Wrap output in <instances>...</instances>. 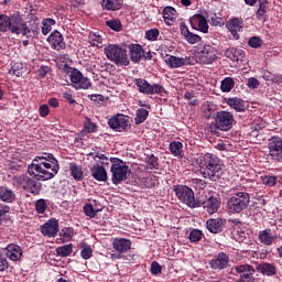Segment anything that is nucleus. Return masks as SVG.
<instances>
[{
	"label": "nucleus",
	"instance_id": "f257e3e1",
	"mask_svg": "<svg viewBox=\"0 0 282 282\" xmlns=\"http://www.w3.org/2000/svg\"><path fill=\"white\" fill-rule=\"evenodd\" d=\"M198 166L200 169V175L205 180H210L212 182H217L221 180V171L224 163L221 159L213 153H206L198 160Z\"/></svg>",
	"mask_w": 282,
	"mask_h": 282
},
{
	"label": "nucleus",
	"instance_id": "f03ea898",
	"mask_svg": "<svg viewBox=\"0 0 282 282\" xmlns=\"http://www.w3.org/2000/svg\"><path fill=\"white\" fill-rule=\"evenodd\" d=\"M46 158L36 156L28 166L29 175H34L35 180L45 182L58 174L61 166L54 161V165L45 162Z\"/></svg>",
	"mask_w": 282,
	"mask_h": 282
},
{
	"label": "nucleus",
	"instance_id": "7ed1b4c3",
	"mask_svg": "<svg viewBox=\"0 0 282 282\" xmlns=\"http://www.w3.org/2000/svg\"><path fill=\"white\" fill-rule=\"evenodd\" d=\"M110 163H111L110 173L112 174V177H111L112 184L118 186V184H122V182L129 180L131 169H129V165H127V162L118 158H111Z\"/></svg>",
	"mask_w": 282,
	"mask_h": 282
},
{
	"label": "nucleus",
	"instance_id": "20e7f679",
	"mask_svg": "<svg viewBox=\"0 0 282 282\" xmlns=\"http://www.w3.org/2000/svg\"><path fill=\"white\" fill-rule=\"evenodd\" d=\"M250 204V194L246 192H236L227 202V209L232 215H237L248 208Z\"/></svg>",
	"mask_w": 282,
	"mask_h": 282
},
{
	"label": "nucleus",
	"instance_id": "39448f33",
	"mask_svg": "<svg viewBox=\"0 0 282 282\" xmlns=\"http://www.w3.org/2000/svg\"><path fill=\"white\" fill-rule=\"evenodd\" d=\"M235 124V115L230 111L220 110L216 113L215 124L209 126L210 133H215L217 129L219 131H230Z\"/></svg>",
	"mask_w": 282,
	"mask_h": 282
},
{
	"label": "nucleus",
	"instance_id": "423d86ee",
	"mask_svg": "<svg viewBox=\"0 0 282 282\" xmlns=\"http://www.w3.org/2000/svg\"><path fill=\"white\" fill-rule=\"evenodd\" d=\"M177 199L183 204H186L189 208H199L202 200L195 199V193L186 185H174L173 188Z\"/></svg>",
	"mask_w": 282,
	"mask_h": 282
},
{
	"label": "nucleus",
	"instance_id": "0eeeda50",
	"mask_svg": "<svg viewBox=\"0 0 282 282\" xmlns=\"http://www.w3.org/2000/svg\"><path fill=\"white\" fill-rule=\"evenodd\" d=\"M104 52L108 61H111V63H115V65H129L127 50L118 46L117 44H109L104 48Z\"/></svg>",
	"mask_w": 282,
	"mask_h": 282
},
{
	"label": "nucleus",
	"instance_id": "6e6552de",
	"mask_svg": "<svg viewBox=\"0 0 282 282\" xmlns=\"http://www.w3.org/2000/svg\"><path fill=\"white\" fill-rule=\"evenodd\" d=\"M195 57L197 63H200L202 65H210L217 61V48L209 44L204 45L197 50Z\"/></svg>",
	"mask_w": 282,
	"mask_h": 282
},
{
	"label": "nucleus",
	"instance_id": "1a4fd4ad",
	"mask_svg": "<svg viewBox=\"0 0 282 282\" xmlns=\"http://www.w3.org/2000/svg\"><path fill=\"white\" fill-rule=\"evenodd\" d=\"M135 85L138 87V90L141 94H147V96H153V94H160L162 96V94H166L164 86L160 84L151 85L149 84V82H147V79H135Z\"/></svg>",
	"mask_w": 282,
	"mask_h": 282
},
{
	"label": "nucleus",
	"instance_id": "9d476101",
	"mask_svg": "<svg viewBox=\"0 0 282 282\" xmlns=\"http://www.w3.org/2000/svg\"><path fill=\"white\" fill-rule=\"evenodd\" d=\"M12 34H22L23 36H30L31 30L28 24L24 23L21 17H11V23L9 28Z\"/></svg>",
	"mask_w": 282,
	"mask_h": 282
},
{
	"label": "nucleus",
	"instance_id": "9b49d317",
	"mask_svg": "<svg viewBox=\"0 0 282 282\" xmlns=\"http://www.w3.org/2000/svg\"><path fill=\"white\" fill-rule=\"evenodd\" d=\"M269 155L275 162H281L282 160V139L281 137H272L268 142Z\"/></svg>",
	"mask_w": 282,
	"mask_h": 282
},
{
	"label": "nucleus",
	"instance_id": "f8f14e48",
	"mask_svg": "<svg viewBox=\"0 0 282 282\" xmlns=\"http://www.w3.org/2000/svg\"><path fill=\"white\" fill-rule=\"evenodd\" d=\"M108 127L115 131H126L129 127V117L124 115H117L108 120Z\"/></svg>",
	"mask_w": 282,
	"mask_h": 282
},
{
	"label": "nucleus",
	"instance_id": "ddd939ff",
	"mask_svg": "<svg viewBox=\"0 0 282 282\" xmlns=\"http://www.w3.org/2000/svg\"><path fill=\"white\" fill-rule=\"evenodd\" d=\"M70 82L73 83L75 89H89L91 87V82H89V78L84 77L83 73L79 70H73L70 73Z\"/></svg>",
	"mask_w": 282,
	"mask_h": 282
},
{
	"label": "nucleus",
	"instance_id": "4468645a",
	"mask_svg": "<svg viewBox=\"0 0 282 282\" xmlns=\"http://www.w3.org/2000/svg\"><path fill=\"white\" fill-rule=\"evenodd\" d=\"M200 206H203L208 215H215V213H219V208H221V200H219V197L210 195L208 198L200 202Z\"/></svg>",
	"mask_w": 282,
	"mask_h": 282
},
{
	"label": "nucleus",
	"instance_id": "2eb2a0df",
	"mask_svg": "<svg viewBox=\"0 0 282 282\" xmlns=\"http://www.w3.org/2000/svg\"><path fill=\"white\" fill-rule=\"evenodd\" d=\"M193 30H198L203 34H208V21L202 14H195L189 19Z\"/></svg>",
	"mask_w": 282,
	"mask_h": 282
},
{
	"label": "nucleus",
	"instance_id": "dca6fc26",
	"mask_svg": "<svg viewBox=\"0 0 282 282\" xmlns=\"http://www.w3.org/2000/svg\"><path fill=\"white\" fill-rule=\"evenodd\" d=\"M165 63L166 65H169V67L171 69H177L180 67H186L188 65H192L191 63V57H177L174 55H170L165 58Z\"/></svg>",
	"mask_w": 282,
	"mask_h": 282
},
{
	"label": "nucleus",
	"instance_id": "f3484780",
	"mask_svg": "<svg viewBox=\"0 0 282 282\" xmlns=\"http://www.w3.org/2000/svg\"><path fill=\"white\" fill-rule=\"evenodd\" d=\"M237 274L240 275V281L254 282V268L250 264H241L235 268Z\"/></svg>",
	"mask_w": 282,
	"mask_h": 282
},
{
	"label": "nucleus",
	"instance_id": "a211bd4d",
	"mask_svg": "<svg viewBox=\"0 0 282 282\" xmlns=\"http://www.w3.org/2000/svg\"><path fill=\"white\" fill-rule=\"evenodd\" d=\"M47 41L51 47H53V50H56L57 52H61V50H65L66 47L63 34H61V32L58 31H53L47 37Z\"/></svg>",
	"mask_w": 282,
	"mask_h": 282
},
{
	"label": "nucleus",
	"instance_id": "6ab92c4d",
	"mask_svg": "<svg viewBox=\"0 0 282 282\" xmlns=\"http://www.w3.org/2000/svg\"><path fill=\"white\" fill-rule=\"evenodd\" d=\"M180 30L182 36H184L185 41L189 43V45H195L197 43H202V36L191 32L188 30V26L186 25V22H181L180 23Z\"/></svg>",
	"mask_w": 282,
	"mask_h": 282
},
{
	"label": "nucleus",
	"instance_id": "aec40b11",
	"mask_svg": "<svg viewBox=\"0 0 282 282\" xmlns=\"http://www.w3.org/2000/svg\"><path fill=\"white\" fill-rule=\"evenodd\" d=\"M6 257L10 261H21L23 257V249L19 245L10 243L4 248Z\"/></svg>",
	"mask_w": 282,
	"mask_h": 282
},
{
	"label": "nucleus",
	"instance_id": "412c9836",
	"mask_svg": "<svg viewBox=\"0 0 282 282\" xmlns=\"http://www.w3.org/2000/svg\"><path fill=\"white\" fill-rule=\"evenodd\" d=\"M41 232L44 237H56L58 234V220L56 218L50 219L41 226Z\"/></svg>",
	"mask_w": 282,
	"mask_h": 282
},
{
	"label": "nucleus",
	"instance_id": "4be33fe9",
	"mask_svg": "<svg viewBox=\"0 0 282 282\" xmlns=\"http://www.w3.org/2000/svg\"><path fill=\"white\" fill-rule=\"evenodd\" d=\"M229 261L230 258L226 253L220 252L210 261V267L213 270H225V268H228Z\"/></svg>",
	"mask_w": 282,
	"mask_h": 282
},
{
	"label": "nucleus",
	"instance_id": "5701e85b",
	"mask_svg": "<svg viewBox=\"0 0 282 282\" xmlns=\"http://www.w3.org/2000/svg\"><path fill=\"white\" fill-rule=\"evenodd\" d=\"M112 248L119 254H123V252H129V250H131V240L124 238H115L112 242Z\"/></svg>",
	"mask_w": 282,
	"mask_h": 282
},
{
	"label": "nucleus",
	"instance_id": "b1692460",
	"mask_svg": "<svg viewBox=\"0 0 282 282\" xmlns=\"http://www.w3.org/2000/svg\"><path fill=\"white\" fill-rule=\"evenodd\" d=\"M225 225L226 220L221 218H212L206 221L207 230H209V232H213L214 235L221 232Z\"/></svg>",
	"mask_w": 282,
	"mask_h": 282
},
{
	"label": "nucleus",
	"instance_id": "393cba45",
	"mask_svg": "<svg viewBox=\"0 0 282 282\" xmlns=\"http://www.w3.org/2000/svg\"><path fill=\"white\" fill-rule=\"evenodd\" d=\"M259 241L262 246H272L279 237L272 234V229H264L259 232Z\"/></svg>",
	"mask_w": 282,
	"mask_h": 282
},
{
	"label": "nucleus",
	"instance_id": "a878e982",
	"mask_svg": "<svg viewBox=\"0 0 282 282\" xmlns=\"http://www.w3.org/2000/svg\"><path fill=\"white\" fill-rule=\"evenodd\" d=\"M17 199V194L14 191L10 189L7 186H0V200L6 202V204H12Z\"/></svg>",
	"mask_w": 282,
	"mask_h": 282
},
{
	"label": "nucleus",
	"instance_id": "bb28decb",
	"mask_svg": "<svg viewBox=\"0 0 282 282\" xmlns=\"http://www.w3.org/2000/svg\"><path fill=\"white\" fill-rule=\"evenodd\" d=\"M228 31L232 34L234 39H239V32H241V22L239 19H231L226 23Z\"/></svg>",
	"mask_w": 282,
	"mask_h": 282
},
{
	"label": "nucleus",
	"instance_id": "cd10ccee",
	"mask_svg": "<svg viewBox=\"0 0 282 282\" xmlns=\"http://www.w3.org/2000/svg\"><path fill=\"white\" fill-rule=\"evenodd\" d=\"M90 173L97 182H107V170L102 165H94Z\"/></svg>",
	"mask_w": 282,
	"mask_h": 282
},
{
	"label": "nucleus",
	"instance_id": "c85d7f7f",
	"mask_svg": "<svg viewBox=\"0 0 282 282\" xmlns=\"http://www.w3.org/2000/svg\"><path fill=\"white\" fill-rule=\"evenodd\" d=\"M144 56V51L140 44H132L130 46V58L132 63H140Z\"/></svg>",
	"mask_w": 282,
	"mask_h": 282
},
{
	"label": "nucleus",
	"instance_id": "c756f323",
	"mask_svg": "<svg viewBox=\"0 0 282 282\" xmlns=\"http://www.w3.org/2000/svg\"><path fill=\"white\" fill-rule=\"evenodd\" d=\"M31 178L32 177L28 176V174L17 175L13 177L12 184L15 186V188L25 191Z\"/></svg>",
	"mask_w": 282,
	"mask_h": 282
},
{
	"label": "nucleus",
	"instance_id": "7c9ffc66",
	"mask_svg": "<svg viewBox=\"0 0 282 282\" xmlns=\"http://www.w3.org/2000/svg\"><path fill=\"white\" fill-rule=\"evenodd\" d=\"M227 105L231 107V109H235V111H238V113L246 111V101H243V99L237 97L228 98Z\"/></svg>",
	"mask_w": 282,
	"mask_h": 282
},
{
	"label": "nucleus",
	"instance_id": "2f4dec72",
	"mask_svg": "<svg viewBox=\"0 0 282 282\" xmlns=\"http://www.w3.org/2000/svg\"><path fill=\"white\" fill-rule=\"evenodd\" d=\"M41 182L36 181V178L31 177L29 183L26 184V187H24V191H26V193H31V195H39V193H41Z\"/></svg>",
	"mask_w": 282,
	"mask_h": 282
},
{
	"label": "nucleus",
	"instance_id": "473e14b6",
	"mask_svg": "<svg viewBox=\"0 0 282 282\" xmlns=\"http://www.w3.org/2000/svg\"><path fill=\"white\" fill-rule=\"evenodd\" d=\"M257 270L264 274V276H274L276 274V267L271 263H261L257 267Z\"/></svg>",
	"mask_w": 282,
	"mask_h": 282
},
{
	"label": "nucleus",
	"instance_id": "72a5a7b5",
	"mask_svg": "<svg viewBox=\"0 0 282 282\" xmlns=\"http://www.w3.org/2000/svg\"><path fill=\"white\" fill-rule=\"evenodd\" d=\"M176 10L173 7H166L163 10V19L166 23V25H173V23H175V14H176Z\"/></svg>",
	"mask_w": 282,
	"mask_h": 282
},
{
	"label": "nucleus",
	"instance_id": "f704fd0d",
	"mask_svg": "<svg viewBox=\"0 0 282 282\" xmlns=\"http://www.w3.org/2000/svg\"><path fill=\"white\" fill-rule=\"evenodd\" d=\"M225 56L234 62H239L243 58V51L237 50L235 47H229L225 52Z\"/></svg>",
	"mask_w": 282,
	"mask_h": 282
},
{
	"label": "nucleus",
	"instance_id": "c9c22d12",
	"mask_svg": "<svg viewBox=\"0 0 282 282\" xmlns=\"http://www.w3.org/2000/svg\"><path fill=\"white\" fill-rule=\"evenodd\" d=\"M184 145L180 141H173L170 143V151L174 158H184Z\"/></svg>",
	"mask_w": 282,
	"mask_h": 282
},
{
	"label": "nucleus",
	"instance_id": "e433bc0d",
	"mask_svg": "<svg viewBox=\"0 0 282 282\" xmlns=\"http://www.w3.org/2000/svg\"><path fill=\"white\" fill-rule=\"evenodd\" d=\"M217 111V106L214 104H210L209 101H206L202 105V113L204 118L210 119L213 117V113Z\"/></svg>",
	"mask_w": 282,
	"mask_h": 282
},
{
	"label": "nucleus",
	"instance_id": "4c0bfd02",
	"mask_svg": "<svg viewBox=\"0 0 282 282\" xmlns=\"http://www.w3.org/2000/svg\"><path fill=\"white\" fill-rule=\"evenodd\" d=\"M122 0H102V8L106 10H120L122 8Z\"/></svg>",
	"mask_w": 282,
	"mask_h": 282
},
{
	"label": "nucleus",
	"instance_id": "58836bf2",
	"mask_svg": "<svg viewBox=\"0 0 282 282\" xmlns=\"http://www.w3.org/2000/svg\"><path fill=\"white\" fill-rule=\"evenodd\" d=\"M88 43L91 47H98L100 50V47H102V36H100V34L89 33Z\"/></svg>",
	"mask_w": 282,
	"mask_h": 282
},
{
	"label": "nucleus",
	"instance_id": "ea45409f",
	"mask_svg": "<svg viewBox=\"0 0 282 282\" xmlns=\"http://www.w3.org/2000/svg\"><path fill=\"white\" fill-rule=\"evenodd\" d=\"M234 88H235V79L232 77H227L221 80V84H220L221 91H225V93L232 91Z\"/></svg>",
	"mask_w": 282,
	"mask_h": 282
},
{
	"label": "nucleus",
	"instance_id": "a19ab883",
	"mask_svg": "<svg viewBox=\"0 0 282 282\" xmlns=\"http://www.w3.org/2000/svg\"><path fill=\"white\" fill-rule=\"evenodd\" d=\"M55 24H56V21H54V19L47 18L43 20L42 34H44V36H47V34L52 32V25H55Z\"/></svg>",
	"mask_w": 282,
	"mask_h": 282
},
{
	"label": "nucleus",
	"instance_id": "79ce46f5",
	"mask_svg": "<svg viewBox=\"0 0 282 282\" xmlns=\"http://www.w3.org/2000/svg\"><path fill=\"white\" fill-rule=\"evenodd\" d=\"M147 118H149V110H147L144 108H139L137 110V116L134 118V122H135V124H142V122H144L147 120Z\"/></svg>",
	"mask_w": 282,
	"mask_h": 282
},
{
	"label": "nucleus",
	"instance_id": "37998d69",
	"mask_svg": "<svg viewBox=\"0 0 282 282\" xmlns=\"http://www.w3.org/2000/svg\"><path fill=\"white\" fill-rule=\"evenodd\" d=\"M260 180L262 184H264V186H268L269 188H272V186H276V183L279 182V178L272 175H262Z\"/></svg>",
	"mask_w": 282,
	"mask_h": 282
},
{
	"label": "nucleus",
	"instance_id": "c03bdc74",
	"mask_svg": "<svg viewBox=\"0 0 282 282\" xmlns=\"http://www.w3.org/2000/svg\"><path fill=\"white\" fill-rule=\"evenodd\" d=\"M265 12H268V4L265 2L260 3L259 9L257 11V19L258 21H261L262 23H265L267 15Z\"/></svg>",
	"mask_w": 282,
	"mask_h": 282
},
{
	"label": "nucleus",
	"instance_id": "a18cd8bd",
	"mask_svg": "<svg viewBox=\"0 0 282 282\" xmlns=\"http://www.w3.org/2000/svg\"><path fill=\"white\" fill-rule=\"evenodd\" d=\"M11 20L12 18L0 14V32H8V30H10Z\"/></svg>",
	"mask_w": 282,
	"mask_h": 282
},
{
	"label": "nucleus",
	"instance_id": "49530a36",
	"mask_svg": "<svg viewBox=\"0 0 282 282\" xmlns=\"http://www.w3.org/2000/svg\"><path fill=\"white\" fill-rule=\"evenodd\" d=\"M70 173L74 180H83V169H80V166L76 165L75 163H70Z\"/></svg>",
	"mask_w": 282,
	"mask_h": 282
},
{
	"label": "nucleus",
	"instance_id": "de8ad7c7",
	"mask_svg": "<svg viewBox=\"0 0 282 282\" xmlns=\"http://www.w3.org/2000/svg\"><path fill=\"white\" fill-rule=\"evenodd\" d=\"M58 257H69L72 254V245L62 246L56 249Z\"/></svg>",
	"mask_w": 282,
	"mask_h": 282
},
{
	"label": "nucleus",
	"instance_id": "09e8293b",
	"mask_svg": "<svg viewBox=\"0 0 282 282\" xmlns=\"http://www.w3.org/2000/svg\"><path fill=\"white\" fill-rule=\"evenodd\" d=\"M248 45L249 47H253L254 50H257L261 47V45H263V40H261V37L259 36H252L251 39H249Z\"/></svg>",
	"mask_w": 282,
	"mask_h": 282
},
{
	"label": "nucleus",
	"instance_id": "8fccbe9b",
	"mask_svg": "<svg viewBox=\"0 0 282 282\" xmlns=\"http://www.w3.org/2000/svg\"><path fill=\"white\" fill-rule=\"evenodd\" d=\"M35 210L40 215H43V213H45V210H47V202H45V199L36 200V203H35Z\"/></svg>",
	"mask_w": 282,
	"mask_h": 282
},
{
	"label": "nucleus",
	"instance_id": "3c124183",
	"mask_svg": "<svg viewBox=\"0 0 282 282\" xmlns=\"http://www.w3.org/2000/svg\"><path fill=\"white\" fill-rule=\"evenodd\" d=\"M158 36H160V30L151 29L145 32V39L148 41H158Z\"/></svg>",
	"mask_w": 282,
	"mask_h": 282
},
{
	"label": "nucleus",
	"instance_id": "603ef678",
	"mask_svg": "<svg viewBox=\"0 0 282 282\" xmlns=\"http://www.w3.org/2000/svg\"><path fill=\"white\" fill-rule=\"evenodd\" d=\"M91 254H94V250L91 249V246H84V248L80 251L82 259H91Z\"/></svg>",
	"mask_w": 282,
	"mask_h": 282
},
{
	"label": "nucleus",
	"instance_id": "864d4df0",
	"mask_svg": "<svg viewBox=\"0 0 282 282\" xmlns=\"http://www.w3.org/2000/svg\"><path fill=\"white\" fill-rule=\"evenodd\" d=\"M84 213L87 217H90V218L96 217V214H97L96 209L94 208V205L91 204H86L84 206Z\"/></svg>",
	"mask_w": 282,
	"mask_h": 282
},
{
	"label": "nucleus",
	"instance_id": "5fc2aeb1",
	"mask_svg": "<svg viewBox=\"0 0 282 282\" xmlns=\"http://www.w3.org/2000/svg\"><path fill=\"white\" fill-rule=\"evenodd\" d=\"M107 25L111 30H115V32H120V30L122 29V24L120 23V21H116V20L107 21Z\"/></svg>",
	"mask_w": 282,
	"mask_h": 282
},
{
	"label": "nucleus",
	"instance_id": "6e6d98bb",
	"mask_svg": "<svg viewBox=\"0 0 282 282\" xmlns=\"http://www.w3.org/2000/svg\"><path fill=\"white\" fill-rule=\"evenodd\" d=\"M189 240L192 242H197L202 240V231L198 229H194L193 231H191L189 234Z\"/></svg>",
	"mask_w": 282,
	"mask_h": 282
},
{
	"label": "nucleus",
	"instance_id": "4d7b16f0",
	"mask_svg": "<svg viewBox=\"0 0 282 282\" xmlns=\"http://www.w3.org/2000/svg\"><path fill=\"white\" fill-rule=\"evenodd\" d=\"M10 268V263L3 253H0V272H6Z\"/></svg>",
	"mask_w": 282,
	"mask_h": 282
},
{
	"label": "nucleus",
	"instance_id": "13d9d810",
	"mask_svg": "<svg viewBox=\"0 0 282 282\" xmlns=\"http://www.w3.org/2000/svg\"><path fill=\"white\" fill-rule=\"evenodd\" d=\"M147 164H148L149 169H158L159 163H158V159L155 158V155L151 154L150 156H148Z\"/></svg>",
	"mask_w": 282,
	"mask_h": 282
},
{
	"label": "nucleus",
	"instance_id": "bf43d9fd",
	"mask_svg": "<svg viewBox=\"0 0 282 282\" xmlns=\"http://www.w3.org/2000/svg\"><path fill=\"white\" fill-rule=\"evenodd\" d=\"M84 127L87 133H94L96 131V123L91 122L89 119H86Z\"/></svg>",
	"mask_w": 282,
	"mask_h": 282
},
{
	"label": "nucleus",
	"instance_id": "052dcab7",
	"mask_svg": "<svg viewBox=\"0 0 282 282\" xmlns=\"http://www.w3.org/2000/svg\"><path fill=\"white\" fill-rule=\"evenodd\" d=\"M39 111L41 118H47V116H50V106L41 105Z\"/></svg>",
	"mask_w": 282,
	"mask_h": 282
},
{
	"label": "nucleus",
	"instance_id": "680f3d73",
	"mask_svg": "<svg viewBox=\"0 0 282 282\" xmlns=\"http://www.w3.org/2000/svg\"><path fill=\"white\" fill-rule=\"evenodd\" d=\"M62 235H63L64 239L69 241V239H72V237H74V229H72V228H64L62 230Z\"/></svg>",
	"mask_w": 282,
	"mask_h": 282
},
{
	"label": "nucleus",
	"instance_id": "e2e57ef3",
	"mask_svg": "<svg viewBox=\"0 0 282 282\" xmlns=\"http://www.w3.org/2000/svg\"><path fill=\"white\" fill-rule=\"evenodd\" d=\"M247 85H248V87H250V89H258L259 88V79L251 77L248 79Z\"/></svg>",
	"mask_w": 282,
	"mask_h": 282
},
{
	"label": "nucleus",
	"instance_id": "0e129e2a",
	"mask_svg": "<svg viewBox=\"0 0 282 282\" xmlns=\"http://www.w3.org/2000/svg\"><path fill=\"white\" fill-rule=\"evenodd\" d=\"M152 274H162V267L158 262H153L151 265Z\"/></svg>",
	"mask_w": 282,
	"mask_h": 282
},
{
	"label": "nucleus",
	"instance_id": "69168bd1",
	"mask_svg": "<svg viewBox=\"0 0 282 282\" xmlns=\"http://www.w3.org/2000/svg\"><path fill=\"white\" fill-rule=\"evenodd\" d=\"M63 98L65 100H67L69 102V105H75L76 104V100L74 99V97L72 96V93L70 91H64L63 93Z\"/></svg>",
	"mask_w": 282,
	"mask_h": 282
},
{
	"label": "nucleus",
	"instance_id": "338daca9",
	"mask_svg": "<svg viewBox=\"0 0 282 282\" xmlns=\"http://www.w3.org/2000/svg\"><path fill=\"white\" fill-rule=\"evenodd\" d=\"M40 158H46L44 162H48L51 166H54V162L58 164V161L54 158V154H46L45 156H40Z\"/></svg>",
	"mask_w": 282,
	"mask_h": 282
},
{
	"label": "nucleus",
	"instance_id": "774afa93",
	"mask_svg": "<svg viewBox=\"0 0 282 282\" xmlns=\"http://www.w3.org/2000/svg\"><path fill=\"white\" fill-rule=\"evenodd\" d=\"M193 182L195 183L196 188H200V189L206 188V181L199 180V178H195Z\"/></svg>",
	"mask_w": 282,
	"mask_h": 282
}]
</instances>
